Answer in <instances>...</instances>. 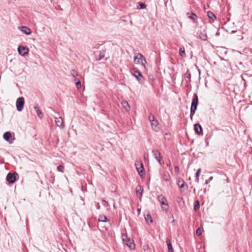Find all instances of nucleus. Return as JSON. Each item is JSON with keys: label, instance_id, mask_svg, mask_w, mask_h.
<instances>
[{"label": "nucleus", "instance_id": "nucleus-32", "mask_svg": "<svg viewBox=\"0 0 252 252\" xmlns=\"http://www.w3.org/2000/svg\"><path fill=\"white\" fill-rule=\"evenodd\" d=\"M102 204L105 207H107L109 206L108 202L105 200H102Z\"/></svg>", "mask_w": 252, "mask_h": 252}, {"label": "nucleus", "instance_id": "nucleus-16", "mask_svg": "<svg viewBox=\"0 0 252 252\" xmlns=\"http://www.w3.org/2000/svg\"><path fill=\"white\" fill-rule=\"evenodd\" d=\"M11 137V133L9 132H6L3 134V138L7 141L9 142L10 143H12L10 141V139Z\"/></svg>", "mask_w": 252, "mask_h": 252}, {"label": "nucleus", "instance_id": "nucleus-33", "mask_svg": "<svg viewBox=\"0 0 252 252\" xmlns=\"http://www.w3.org/2000/svg\"><path fill=\"white\" fill-rule=\"evenodd\" d=\"M196 233L198 236L200 235L202 233V230L200 228H198L196 230Z\"/></svg>", "mask_w": 252, "mask_h": 252}, {"label": "nucleus", "instance_id": "nucleus-43", "mask_svg": "<svg viewBox=\"0 0 252 252\" xmlns=\"http://www.w3.org/2000/svg\"><path fill=\"white\" fill-rule=\"evenodd\" d=\"M216 35H219V32H217L216 33Z\"/></svg>", "mask_w": 252, "mask_h": 252}, {"label": "nucleus", "instance_id": "nucleus-17", "mask_svg": "<svg viewBox=\"0 0 252 252\" xmlns=\"http://www.w3.org/2000/svg\"><path fill=\"white\" fill-rule=\"evenodd\" d=\"M21 28L22 32L27 35H29L32 32L31 30L27 27H22Z\"/></svg>", "mask_w": 252, "mask_h": 252}, {"label": "nucleus", "instance_id": "nucleus-5", "mask_svg": "<svg viewBox=\"0 0 252 252\" xmlns=\"http://www.w3.org/2000/svg\"><path fill=\"white\" fill-rule=\"evenodd\" d=\"M158 199L160 203L162 208L163 210H167L168 209V203L167 199L162 195H160L158 196Z\"/></svg>", "mask_w": 252, "mask_h": 252}, {"label": "nucleus", "instance_id": "nucleus-10", "mask_svg": "<svg viewBox=\"0 0 252 252\" xmlns=\"http://www.w3.org/2000/svg\"><path fill=\"white\" fill-rule=\"evenodd\" d=\"M135 165L140 176L142 177L144 171V167L142 163L140 161H136Z\"/></svg>", "mask_w": 252, "mask_h": 252}, {"label": "nucleus", "instance_id": "nucleus-40", "mask_svg": "<svg viewBox=\"0 0 252 252\" xmlns=\"http://www.w3.org/2000/svg\"><path fill=\"white\" fill-rule=\"evenodd\" d=\"M96 208H97V209H100V205H99V204L98 203H97V204H96Z\"/></svg>", "mask_w": 252, "mask_h": 252}, {"label": "nucleus", "instance_id": "nucleus-1", "mask_svg": "<svg viewBox=\"0 0 252 252\" xmlns=\"http://www.w3.org/2000/svg\"><path fill=\"white\" fill-rule=\"evenodd\" d=\"M198 103V99L197 95L195 94H193V98L191 102V105L190 107V118L191 120H192L193 116L195 112L197 109V106Z\"/></svg>", "mask_w": 252, "mask_h": 252}, {"label": "nucleus", "instance_id": "nucleus-19", "mask_svg": "<svg viewBox=\"0 0 252 252\" xmlns=\"http://www.w3.org/2000/svg\"><path fill=\"white\" fill-rule=\"evenodd\" d=\"M207 15L210 20H211L212 21H214L215 19H216V18L215 14L211 11H208L207 12Z\"/></svg>", "mask_w": 252, "mask_h": 252}, {"label": "nucleus", "instance_id": "nucleus-30", "mask_svg": "<svg viewBox=\"0 0 252 252\" xmlns=\"http://www.w3.org/2000/svg\"><path fill=\"white\" fill-rule=\"evenodd\" d=\"M199 201L198 200H197L195 201V204L194 206V209L195 210H197V209H199Z\"/></svg>", "mask_w": 252, "mask_h": 252}, {"label": "nucleus", "instance_id": "nucleus-18", "mask_svg": "<svg viewBox=\"0 0 252 252\" xmlns=\"http://www.w3.org/2000/svg\"><path fill=\"white\" fill-rule=\"evenodd\" d=\"M166 242L167 243L168 252H174L173 249L172 248V244H171V242L170 241V240L169 239H167L166 240Z\"/></svg>", "mask_w": 252, "mask_h": 252}, {"label": "nucleus", "instance_id": "nucleus-14", "mask_svg": "<svg viewBox=\"0 0 252 252\" xmlns=\"http://www.w3.org/2000/svg\"><path fill=\"white\" fill-rule=\"evenodd\" d=\"M177 184L181 189V191L183 192L184 191V188L185 186V182L184 180L180 178L178 180Z\"/></svg>", "mask_w": 252, "mask_h": 252}, {"label": "nucleus", "instance_id": "nucleus-21", "mask_svg": "<svg viewBox=\"0 0 252 252\" xmlns=\"http://www.w3.org/2000/svg\"><path fill=\"white\" fill-rule=\"evenodd\" d=\"M199 36L200 39L204 41L207 40V35L206 32H200L199 34Z\"/></svg>", "mask_w": 252, "mask_h": 252}, {"label": "nucleus", "instance_id": "nucleus-22", "mask_svg": "<svg viewBox=\"0 0 252 252\" xmlns=\"http://www.w3.org/2000/svg\"><path fill=\"white\" fill-rule=\"evenodd\" d=\"M34 108L35 110L36 111L38 116L39 118H42L43 117V114H42V112L40 111V110L39 109V107L38 106H36L34 107Z\"/></svg>", "mask_w": 252, "mask_h": 252}, {"label": "nucleus", "instance_id": "nucleus-25", "mask_svg": "<svg viewBox=\"0 0 252 252\" xmlns=\"http://www.w3.org/2000/svg\"><path fill=\"white\" fill-rule=\"evenodd\" d=\"M98 221L101 222H106L107 221V218L105 215H100L98 218Z\"/></svg>", "mask_w": 252, "mask_h": 252}, {"label": "nucleus", "instance_id": "nucleus-2", "mask_svg": "<svg viewBox=\"0 0 252 252\" xmlns=\"http://www.w3.org/2000/svg\"><path fill=\"white\" fill-rule=\"evenodd\" d=\"M134 63L137 64H141L144 69H146V63H147L145 57L140 53H137L134 58Z\"/></svg>", "mask_w": 252, "mask_h": 252}, {"label": "nucleus", "instance_id": "nucleus-15", "mask_svg": "<svg viewBox=\"0 0 252 252\" xmlns=\"http://www.w3.org/2000/svg\"><path fill=\"white\" fill-rule=\"evenodd\" d=\"M194 128L195 132L197 133V134H200L202 133V128L201 126L199 124H195L194 126Z\"/></svg>", "mask_w": 252, "mask_h": 252}, {"label": "nucleus", "instance_id": "nucleus-29", "mask_svg": "<svg viewBox=\"0 0 252 252\" xmlns=\"http://www.w3.org/2000/svg\"><path fill=\"white\" fill-rule=\"evenodd\" d=\"M64 166L63 165H59L58 166H57V170L62 173H63L64 172Z\"/></svg>", "mask_w": 252, "mask_h": 252}, {"label": "nucleus", "instance_id": "nucleus-39", "mask_svg": "<svg viewBox=\"0 0 252 252\" xmlns=\"http://www.w3.org/2000/svg\"><path fill=\"white\" fill-rule=\"evenodd\" d=\"M167 166H168L169 167V169L170 170H172V167H171V163L170 162H169L168 163H167Z\"/></svg>", "mask_w": 252, "mask_h": 252}, {"label": "nucleus", "instance_id": "nucleus-38", "mask_svg": "<svg viewBox=\"0 0 252 252\" xmlns=\"http://www.w3.org/2000/svg\"><path fill=\"white\" fill-rule=\"evenodd\" d=\"M175 171L177 174L179 173V167L178 166H176L175 167Z\"/></svg>", "mask_w": 252, "mask_h": 252}, {"label": "nucleus", "instance_id": "nucleus-41", "mask_svg": "<svg viewBox=\"0 0 252 252\" xmlns=\"http://www.w3.org/2000/svg\"><path fill=\"white\" fill-rule=\"evenodd\" d=\"M137 212H138V214H139L140 212V209H138Z\"/></svg>", "mask_w": 252, "mask_h": 252}, {"label": "nucleus", "instance_id": "nucleus-24", "mask_svg": "<svg viewBox=\"0 0 252 252\" xmlns=\"http://www.w3.org/2000/svg\"><path fill=\"white\" fill-rule=\"evenodd\" d=\"M122 104L126 111H128L129 110L130 106L126 101L122 102Z\"/></svg>", "mask_w": 252, "mask_h": 252}, {"label": "nucleus", "instance_id": "nucleus-12", "mask_svg": "<svg viewBox=\"0 0 252 252\" xmlns=\"http://www.w3.org/2000/svg\"><path fill=\"white\" fill-rule=\"evenodd\" d=\"M19 54L21 56H25L28 54L29 51V48L26 46H20L18 48Z\"/></svg>", "mask_w": 252, "mask_h": 252}, {"label": "nucleus", "instance_id": "nucleus-11", "mask_svg": "<svg viewBox=\"0 0 252 252\" xmlns=\"http://www.w3.org/2000/svg\"><path fill=\"white\" fill-rule=\"evenodd\" d=\"M132 73L140 82H143L144 81V78L139 70L133 68L132 70Z\"/></svg>", "mask_w": 252, "mask_h": 252}, {"label": "nucleus", "instance_id": "nucleus-6", "mask_svg": "<svg viewBox=\"0 0 252 252\" xmlns=\"http://www.w3.org/2000/svg\"><path fill=\"white\" fill-rule=\"evenodd\" d=\"M24 103V98L23 97L17 98L16 102V106L18 111H21L23 110Z\"/></svg>", "mask_w": 252, "mask_h": 252}, {"label": "nucleus", "instance_id": "nucleus-23", "mask_svg": "<svg viewBox=\"0 0 252 252\" xmlns=\"http://www.w3.org/2000/svg\"><path fill=\"white\" fill-rule=\"evenodd\" d=\"M136 191L137 195H140V196H141L143 192V189L142 188L141 186H138L136 189Z\"/></svg>", "mask_w": 252, "mask_h": 252}, {"label": "nucleus", "instance_id": "nucleus-8", "mask_svg": "<svg viewBox=\"0 0 252 252\" xmlns=\"http://www.w3.org/2000/svg\"><path fill=\"white\" fill-rule=\"evenodd\" d=\"M18 179V174L17 173H9L6 176V180L10 183H14Z\"/></svg>", "mask_w": 252, "mask_h": 252}, {"label": "nucleus", "instance_id": "nucleus-31", "mask_svg": "<svg viewBox=\"0 0 252 252\" xmlns=\"http://www.w3.org/2000/svg\"><path fill=\"white\" fill-rule=\"evenodd\" d=\"M70 73L73 77L78 76L77 72L74 69H72L70 71Z\"/></svg>", "mask_w": 252, "mask_h": 252}, {"label": "nucleus", "instance_id": "nucleus-9", "mask_svg": "<svg viewBox=\"0 0 252 252\" xmlns=\"http://www.w3.org/2000/svg\"><path fill=\"white\" fill-rule=\"evenodd\" d=\"M153 153L155 158L158 161L159 164L163 165L164 162L162 161V157L159 152L157 150H153Z\"/></svg>", "mask_w": 252, "mask_h": 252}, {"label": "nucleus", "instance_id": "nucleus-37", "mask_svg": "<svg viewBox=\"0 0 252 252\" xmlns=\"http://www.w3.org/2000/svg\"><path fill=\"white\" fill-rule=\"evenodd\" d=\"M185 76L187 78H190V73L189 72V71H187L186 74H185Z\"/></svg>", "mask_w": 252, "mask_h": 252}, {"label": "nucleus", "instance_id": "nucleus-36", "mask_svg": "<svg viewBox=\"0 0 252 252\" xmlns=\"http://www.w3.org/2000/svg\"><path fill=\"white\" fill-rule=\"evenodd\" d=\"M140 8L144 9L146 8V5L144 3H139Z\"/></svg>", "mask_w": 252, "mask_h": 252}, {"label": "nucleus", "instance_id": "nucleus-3", "mask_svg": "<svg viewBox=\"0 0 252 252\" xmlns=\"http://www.w3.org/2000/svg\"><path fill=\"white\" fill-rule=\"evenodd\" d=\"M149 120L151 123L152 129L155 131H158L159 129V123L152 114L149 116Z\"/></svg>", "mask_w": 252, "mask_h": 252}, {"label": "nucleus", "instance_id": "nucleus-20", "mask_svg": "<svg viewBox=\"0 0 252 252\" xmlns=\"http://www.w3.org/2000/svg\"><path fill=\"white\" fill-rule=\"evenodd\" d=\"M187 15H188V16L189 18H190L193 20H196L197 18V15L194 13L188 12L187 13Z\"/></svg>", "mask_w": 252, "mask_h": 252}, {"label": "nucleus", "instance_id": "nucleus-4", "mask_svg": "<svg viewBox=\"0 0 252 252\" xmlns=\"http://www.w3.org/2000/svg\"><path fill=\"white\" fill-rule=\"evenodd\" d=\"M122 238L123 241L126 243V244L131 249H133L135 247V245L133 240L128 238L126 234H122Z\"/></svg>", "mask_w": 252, "mask_h": 252}, {"label": "nucleus", "instance_id": "nucleus-34", "mask_svg": "<svg viewBox=\"0 0 252 252\" xmlns=\"http://www.w3.org/2000/svg\"><path fill=\"white\" fill-rule=\"evenodd\" d=\"M76 86L77 89H80L81 87V82L78 81L76 83Z\"/></svg>", "mask_w": 252, "mask_h": 252}, {"label": "nucleus", "instance_id": "nucleus-27", "mask_svg": "<svg viewBox=\"0 0 252 252\" xmlns=\"http://www.w3.org/2000/svg\"><path fill=\"white\" fill-rule=\"evenodd\" d=\"M179 55L180 56L182 57H186V53H185V50L184 48H180L179 49Z\"/></svg>", "mask_w": 252, "mask_h": 252}, {"label": "nucleus", "instance_id": "nucleus-42", "mask_svg": "<svg viewBox=\"0 0 252 252\" xmlns=\"http://www.w3.org/2000/svg\"><path fill=\"white\" fill-rule=\"evenodd\" d=\"M212 179H213V177H211L210 178V180H212Z\"/></svg>", "mask_w": 252, "mask_h": 252}, {"label": "nucleus", "instance_id": "nucleus-13", "mask_svg": "<svg viewBox=\"0 0 252 252\" xmlns=\"http://www.w3.org/2000/svg\"><path fill=\"white\" fill-rule=\"evenodd\" d=\"M55 123L58 126H59L62 128H64V125L63 122V121L61 117H55Z\"/></svg>", "mask_w": 252, "mask_h": 252}, {"label": "nucleus", "instance_id": "nucleus-35", "mask_svg": "<svg viewBox=\"0 0 252 252\" xmlns=\"http://www.w3.org/2000/svg\"><path fill=\"white\" fill-rule=\"evenodd\" d=\"M104 54H102L101 53H100L99 55V57L97 58V60H101L103 58H104Z\"/></svg>", "mask_w": 252, "mask_h": 252}, {"label": "nucleus", "instance_id": "nucleus-7", "mask_svg": "<svg viewBox=\"0 0 252 252\" xmlns=\"http://www.w3.org/2000/svg\"><path fill=\"white\" fill-rule=\"evenodd\" d=\"M161 179L162 181L168 183L170 185L172 184L171 177L169 173L167 171H164L161 175Z\"/></svg>", "mask_w": 252, "mask_h": 252}, {"label": "nucleus", "instance_id": "nucleus-44", "mask_svg": "<svg viewBox=\"0 0 252 252\" xmlns=\"http://www.w3.org/2000/svg\"><path fill=\"white\" fill-rule=\"evenodd\" d=\"M208 182L207 181L205 182V184H207Z\"/></svg>", "mask_w": 252, "mask_h": 252}, {"label": "nucleus", "instance_id": "nucleus-28", "mask_svg": "<svg viewBox=\"0 0 252 252\" xmlns=\"http://www.w3.org/2000/svg\"><path fill=\"white\" fill-rule=\"evenodd\" d=\"M200 172H201V169H198L196 173V176H195V177H196V179H195V181L197 183H198L199 182V176L200 174Z\"/></svg>", "mask_w": 252, "mask_h": 252}, {"label": "nucleus", "instance_id": "nucleus-26", "mask_svg": "<svg viewBox=\"0 0 252 252\" xmlns=\"http://www.w3.org/2000/svg\"><path fill=\"white\" fill-rule=\"evenodd\" d=\"M145 219L147 223H149V222L152 223L153 222V220L152 219V217L150 214H147L145 216Z\"/></svg>", "mask_w": 252, "mask_h": 252}]
</instances>
